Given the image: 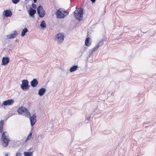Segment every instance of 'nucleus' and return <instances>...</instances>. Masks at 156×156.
<instances>
[{"mask_svg": "<svg viewBox=\"0 0 156 156\" xmlns=\"http://www.w3.org/2000/svg\"><path fill=\"white\" fill-rule=\"evenodd\" d=\"M99 45H98V44L96 45L95 47H94L92 49V52H94L96 50H97L98 48H99Z\"/></svg>", "mask_w": 156, "mask_h": 156, "instance_id": "nucleus-25", "label": "nucleus"}, {"mask_svg": "<svg viewBox=\"0 0 156 156\" xmlns=\"http://www.w3.org/2000/svg\"><path fill=\"white\" fill-rule=\"evenodd\" d=\"M40 26L41 28L44 29L46 27L47 25L45 21H42L41 24H40Z\"/></svg>", "mask_w": 156, "mask_h": 156, "instance_id": "nucleus-18", "label": "nucleus"}, {"mask_svg": "<svg viewBox=\"0 0 156 156\" xmlns=\"http://www.w3.org/2000/svg\"><path fill=\"white\" fill-rule=\"evenodd\" d=\"M94 52H92V51H91V53L89 55L88 57H87V59H88L89 58H90L91 56L93 55V53Z\"/></svg>", "mask_w": 156, "mask_h": 156, "instance_id": "nucleus-33", "label": "nucleus"}, {"mask_svg": "<svg viewBox=\"0 0 156 156\" xmlns=\"http://www.w3.org/2000/svg\"><path fill=\"white\" fill-rule=\"evenodd\" d=\"M38 82L36 79H34L30 82V85L33 87H36L38 85Z\"/></svg>", "mask_w": 156, "mask_h": 156, "instance_id": "nucleus-13", "label": "nucleus"}, {"mask_svg": "<svg viewBox=\"0 0 156 156\" xmlns=\"http://www.w3.org/2000/svg\"><path fill=\"white\" fill-rule=\"evenodd\" d=\"M14 101L13 99H9L3 101V103L1 105V107H3L5 108V106L7 105H10L14 102Z\"/></svg>", "mask_w": 156, "mask_h": 156, "instance_id": "nucleus-7", "label": "nucleus"}, {"mask_svg": "<svg viewBox=\"0 0 156 156\" xmlns=\"http://www.w3.org/2000/svg\"><path fill=\"white\" fill-rule=\"evenodd\" d=\"M42 10H43V8L42 6L41 5H39L38 6L37 9V12H39L42 11Z\"/></svg>", "mask_w": 156, "mask_h": 156, "instance_id": "nucleus-24", "label": "nucleus"}, {"mask_svg": "<svg viewBox=\"0 0 156 156\" xmlns=\"http://www.w3.org/2000/svg\"><path fill=\"white\" fill-rule=\"evenodd\" d=\"M90 39L89 37H87L85 40V45L87 47L89 46L91 44V43H90L89 41Z\"/></svg>", "mask_w": 156, "mask_h": 156, "instance_id": "nucleus-16", "label": "nucleus"}, {"mask_svg": "<svg viewBox=\"0 0 156 156\" xmlns=\"http://www.w3.org/2000/svg\"><path fill=\"white\" fill-rule=\"evenodd\" d=\"M91 1V2L93 3H94L96 1V0H90Z\"/></svg>", "mask_w": 156, "mask_h": 156, "instance_id": "nucleus-37", "label": "nucleus"}, {"mask_svg": "<svg viewBox=\"0 0 156 156\" xmlns=\"http://www.w3.org/2000/svg\"><path fill=\"white\" fill-rule=\"evenodd\" d=\"M29 139H28L27 138L25 140V142H27L28 140H29Z\"/></svg>", "mask_w": 156, "mask_h": 156, "instance_id": "nucleus-38", "label": "nucleus"}, {"mask_svg": "<svg viewBox=\"0 0 156 156\" xmlns=\"http://www.w3.org/2000/svg\"><path fill=\"white\" fill-rule=\"evenodd\" d=\"M31 150V148H30L29 149V150Z\"/></svg>", "mask_w": 156, "mask_h": 156, "instance_id": "nucleus-44", "label": "nucleus"}, {"mask_svg": "<svg viewBox=\"0 0 156 156\" xmlns=\"http://www.w3.org/2000/svg\"><path fill=\"white\" fill-rule=\"evenodd\" d=\"M78 68V66L77 65H74L70 67L69 71L70 72H73L77 70Z\"/></svg>", "mask_w": 156, "mask_h": 156, "instance_id": "nucleus-15", "label": "nucleus"}, {"mask_svg": "<svg viewBox=\"0 0 156 156\" xmlns=\"http://www.w3.org/2000/svg\"><path fill=\"white\" fill-rule=\"evenodd\" d=\"M64 38V35L62 33H59L56 35L55 40L58 44H60L63 42Z\"/></svg>", "mask_w": 156, "mask_h": 156, "instance_id": "nucleus-6", "label": "nucleus"}, {"mask_svg": "<svg viewBox=\"0 0 156 156\" xmlns=\"http://www.w3.org/2000/svg\"><path fill=\"white\" fill-rule=\"evenodd\" d=\"M22 155V154L21 153L17 152L16 155V156H21Z\"/></svg>", "mask_w": 156, "mask_h": 156, "instance_id": "nucleus-32", "label": "nucleus"}, {"mask_svg": "<svg viewBox=\"0 0 156 156\" xmlns=\"http://www.w3.org/2000/svg\"><path fill=\"white\" fill-rule=\"evenodd\" d=\"M37 14H38L39 16L41 18L43 17L46 14V12L44 10H43L42 11H41L40 12H37Z\"/></svg>", "mask_w": 156, "mask_h": 156, "instance_id": "nucleus-17", "label": "nucleus"}, {"mask_svg": "<svg viewBox=\"0 0 156 156\" xmlns=\"http://www.w3.org/2000/svg\"><path fill=\"white\" fill-rule=\"evenodd\" d=\"M35 143L36 144L38 143V140L36 139L34 140Z\"/></svg>", "mask_w": 156, "mask_h": 156, "instance_id": "nucleus-35", "label": "nucleus"}, {"mask_svg": "<svg viewBox=\"0 0 156 156\" xmlns=\"http://www.w3.org/2000/svg\"><path fill=\"white\" fill-rule=\"evenodd\" d=\"M36 115L35 113H34L32 116L30 118L31 126V131L33 130V126L37 122Z\"/></svg>", "mask_w": 156, "mask_h": 156, "instance_id": "nucleus-5", "label": "nucleus"}, {"mask_svg": "<svg viewBox=\"0 0 156 156\" xmlns=\"http://www.w3.org/2000/svg\"><path fill=\"white\" fill-rule=\"evenodd\" d=\"M57 18L60 19H63L66 17V16L64 15L63 10L62 8L59 9L56 12Z\"/></svg>", "mask_w": 156, "mask_h": 156, "instance_id": "nucleus-4", "label": "nucleus"}, {"mask_svg": "<svg viewBox=\"0 0 156 156\" xmlns=\"http://www.w3.org/2000/svg\"><path fill=\"white\" fill-rule=\"evenodd\" d=\"M12 1L13 3L16 4L20 2V0H12Z\"/></svg>", "mask_w": 156, "mask_h": 156, "instance_id": "nucleus-26", "label": "nucleus"}, {"mask_svg": "<svg viewBox=\"0 0 156 156\" xmlns=\"http://www.w3.org/2000/svg\"><path fill=\"white\" fill-rule=\"evenodd\" d=\"M10 62L9 58L8 57H3L1 65L5 66L9 63Z\"/></svg>", "mask_w": 156, "mask_h": 156, "instance_id": "nucleus-10", "label": "nucleus"}, {"mask_svg": "<svg viewBox=\"0 0 156 156\" xmlns=\"http://www.w3.org/2000/svg\"><path fill=\"white\" fill-rule=\"evenodd\" d=\"M19 41V40H18V39H16V40H15V42H18Z\"/></svg>", "mask_w": 156, "mask_h": 156, "instance_id": "nucleus-42", "label": "nucleus"}, {"mask_svg": "<svg viewBox=\"0 0 156 156\" xmlns=\"http://www.w3.org/2000/svg\"><path fill=\"white\" fill-rule=\"evenodd\" d=\"M89 32L88 31L87 32V37H89Z\"/></svg>", "mask_w": 156, "mask_h": 156, "instance_id": "nucleus-40", "label": "nucleus"}, {"mask_svg": "<svg viewBox=\"0 0 156 156\" xmlns=\"http://www.w3.org/2000/svg\"><path fill=\"white\" fill-rule=\"evenodd\" d=\"M105 41V38L103 37L101 40V41L102 42H104V41Z\"/></svg>", "mask_w": 156, "mask_h": 156, "instance_id": "nucleus-34", "label": "nucleus"}, {"mask_svg": "<svg viewBox=\"0 0 156 156\" xmlns=\"http://www.w3.org/2000/svg\"><path fill=\"white\" fill-rule=\"evenodd\" d=\"M46 91V89L45 88H41L39 90L38 94L39 96H42L44 94Z\"/></svg>", "mask_w": 156, "mask_h": 156, "instance_id": "nucleus-14", "label": "nucleus"}, {"mask_svg": "<svg viewBox=\"0 0 156 156\" xmlns=\"http://www.w3.org/2000/svg\"><path fill=\"white\" fill-rule=\"evenodd\" d=\"M37 0H33L34 3H35L37 2Z\"/></svg>", "mask_w": 156, "mask_h": 156, "instance_id": "nucleus-39", "label": "nucleus"}, {"mask_svg": "<svg viewBox=\"0 0 156 156\" xmlns=\"http://www.w3.org/2000/svg\"><path fill=\"white\" fill-rule=\"evenodd\" d=\"M82 123H79V126H81L82 125Z\"/></svg>", "mask_w": 156, "mask_h": 156, "instance_id": "nucleus-41", "label": "nucleus"}, {"mask_svg": "<svg viewBox=\"0 0 156 156\" xmlns=\"http://www.w3.org/2000/svg\"><path fill=\"white\" fill-rule=\"evenodd\" d=\"M61 154H62V156H63V154H62L61 153Z\"/></svg>", "mask_w": 156, "mask_h": 156, "instance_id": "nucleus-45", "label": "nucleus"}, {"mask_svg": "<svg viewBox=\"0 0 156 156\" xmlns=\"http://www.w3.org/2000/svg\"><path fill=\"white\" fill-rule=\"evenodd\" d=\"M98 106L94 109V112H95V110L98 109Z\"/></svg>", "mask_w": 156, "mask_h": 156, "instance_id": "nucleus-36", "label": "nucleus"}, {"mask_svg": "<svg viewBox=\"0 0 156 156\" xmlns=\"http://www.w3.org/2000/svg\"><path fill=\"white\" fill-rule=\"evenodd\" d=\"M32 8H34V9H36L37 7V6L34 3H32Z\"/></svg>", "mask_w": 156, "mask_h": 156, "instance_id": "nucleus-28", "label": "nucleus"}, {"mask_svg": "<svg viewBox=\"0 0 156 156\" xmlns=\"http://www.w3.org/2000/svg\"><path fill=\"white\" fill-rule=\"evenodd\" d=\"M5 156H9V155L8 154H6L5 155Z\"/></svg>", "mask_w": 156, "mask_h": 156, "instance_id": "nucleus-43", "label": "nucleus"}, {"mask_svg": "<svg viewBox=\"0 0 156 156\" xmlns=\"http://www.w3.org/2000/svg\"><path fill=\"white\" fill-rule=\"evenodd\" d=\"M16 111H14V110H12V112H9V115H8L9 117H8V118H8L9 117L11 116H12L13 115H16Z\"/></svg>", "mask_w": 156, "mask_h": 156, "instance_id": "nucleus-23", "label": "nucleus"}, {"mask_svg": "<svg viewBox=\"0 0 156 156\" xmlns=\"http://www.w3.org/2000/svg\"><path fill=\"white\" fill-rule=\"evenodd\" d=\"M30 87V85L29 84V81L27 80L24 79L22 80V84L20 85V87L23 90H28Z\"/></svg>", "mask_w": 156, "mask_h": 156, "instance_id": "nucleus-3", "label": "nucleus"}, {"mask_svg": "<svg viewBox=\"0 0 156 156\" xmlns=\"http://www.w3.org/2000/svg\"><path fill=\"white\" fill-rule=\"evenodd\" d=\"M24 115L25 116L29 118H30L32 116L31 115V114L30 112H29V111H28L27 108V110L26 111L25 113L24 114Z\"/></svg>", "mask_w": 156, "mask_h": 156, "instance_id": "nucleus-20", "label": "nucleus"}, {"mask_svg": "<svg viewBox=\"0 0 156 156\" xmlns=\"http://www.w3.org/2000/svg\"><path fill=\"white\" fill-rule=\"evenodd\" d=\"M28 14L30 17L33 18L34 17V15L36 12V9H33L31 7H30L28 10Z\"/></svg>", "mask_w": 156, "mask_h": 156, "instance_id": "nucleus-9", "label": "nucleus"}, {"mask_svg": "<svg viewBox=\"0 0 156 156\" xmlns=\"http://www.w3.org/2000/svg\"><path fill=\"white\" fill-rule=\"evenodd\" d=\"M12 15V13L11 11L9 9L5 10L3 12V15L4 16L7 17H11Z\"/></svg>", "mask_w": 156, "mask_h": 156, "instance_id": "nucleus-12", "label": "nucleus"}, {"mask_svg": "<svg viewBox=\"0 0 156 156\" xmlns=\"http://www.w3.org/2000/svg\"><path fill=\"white\" fill-rule=\"evenodd\" d=\"M91 118V115L89 116L88 117H87L86 119H87V121L86 122L87 123H88L89 121L90 120V118Z\"/></svg>", "mask_w": 156, "mask_h": 156, "instance_id": "nucleus-31", "label": "nucleus"}, {"mask_svg": "<svg viewBox=\"0 0 156 156\" xmlns=\"http://www.w3.org/2000/svg\"><path fill=\"white\" fill-rule=\"evenodd\" d=\"M23 154L25 156H31L33 154V151H24Z\"/></svg>", "mask_w": 156, "mask_h": 156, "instance_id": "nucleus-21", "label": "nucleus"}, {"mask_svg": "<svg viewBox=\"0 0 156 156\" xmlns=\"http://www.w3.org/2000/svg\"><path fill=\"white\" fill-rule=\"evenodd\" d=\"M4 120H2L0 121V133H2L1 139L2 141L3 146L4 147H6L8 146L10 140L8 137L9 136L8 133L6 131L2 132L4 126Z\"/></svg>", "mask_w": 156, "mask_h": 156, "instance_id": "nucleus-1", "label": "nucleus"}, {"mask_svg": "<svg viewBox=\"0 0 156 156\" xmlns=\"http://www.w3.org/2000/svg\"><path fill=\"white\" fill-rule=\"evenodd\" d=\"M104 44V42H102L100 41L98 43V45H99V46L100 47V46H102V45H103Z\"/></svg>", "mask_w": 156, "mask_h": 156, "instance_id": "nucleus-29", "label": "nucleus"}, {"mask_svg": "<svg viewBox=\"0 0 156 156\" xmlns=\"http://www.w3.org/2000/svg\"><path fill=\"white\" fill-rule=\"evenodd\" d=\"M32 131H31L30 132V133L28 135V136H27V139H29V140L31 139L32 136Z\"/></svg>", "mask_w": 156, "mask_h": 156, "instance_id": "nucleus-27", "label": "nucleus"}, {"mask_svg": "<svg viewBox=\"0 0 156 156\" xmlns=\"http://www.w3.org/2000/svg\"><path fill=\"white\" fill-rule=\"evenodd\" d=\"M18 35L17 32L16 30H15L14 31L13 33H12L10 34L7 35L6 37L7 38L9 39H13L15 38Z\"/></svg>", "mask_w": 156, "mask_h": 156, "instance_id": "nucleus-11", "label": "nucleus"}, {"mask_svg": "<svg viewBox=\"0 0 156 156\" xmlns=\"http://www.w3.org/2000/svg\"><path fill=\"white\" fill-rule=\"evenodd\" d=\"M87 47L86 46H84L83 48L80 50V53H81V55H82L83 54L85 51L87 49Z\"/></svg>", "mask_w": 156, "mask_h": 156, "instance_id": "nucleus-22", "label": "nucleus"}, {"mask_svg": "<svg viewBox=\"0 0 156 156\" xmlns=\"http://www.w3.org/2000/svg\"><path fill=\"white\" fill-rule=\"evenodd\" d=\"M27 108L23 106L20 107L17 110V112L20 115H22L23 113H25Z\"/></svg>", "mask_w": 156, "mask_h": 156, "instance_id": "nucleus-8", "label": "nucleus"}, {"mask_svg": "<svg viewBox=\"0 0 156 156\" xmlns=\"http://www.w3.org/2000/svg\"><path fill=\"white\" fill-rule=\"evenodd\" d=\"M83 9L82 8L80 7L74 11V16L77 20L81 21L83 19Z\"/></svg>", "mask_w": 156, "mask_h": 156, "instance_id": "nucleus-2", "label": "nucleus"}, {"mask_svg": "<svg viewBox=\"0 0 156 156\" xmlns=\"http://www.w3.org/2000/svg\"><path fill=\"white\" fill-rule=\"evenodd\" d=\"M64 15L66 16V17L69 14V12H67L65 10H63Z\"/></svg>", "mask_w": 156, "mask_h": 156, "instance_id": "nucleus-30", "label": "nucleus"}, {"mask_svg": "<svg viewBox=\"0 0 156 156\" xmlns=\"http://www.w3.org/2000/svg\"><path fill=\"white\" fill-rule=\"evenodd\" d=\"M28 29L27 28H24L23 29L21 32V37L24 36L25 35L26 33L28 32Z\"/></svg>", "mask_w": 156, "mask_h": 156, "instance_id": "nucleus-19", "label": "nucleus"}]
</instances>
